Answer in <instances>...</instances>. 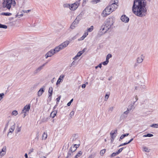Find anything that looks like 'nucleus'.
Masks as SVG:
<instances>
[{
	"label": "nucleus",
	"mask_w": 158,
	"mask_h": 158,
	"mask_svg": "<svg viewBox=\"0 0 158 158\" xmlns=\"http://www.w3.org/2000/svg\"><path fill=\"white\" fill-rule=\"evenodd\" d=\"M146 5V0H134L132 6L133 13L140 17L145 16L147 14Z\"/></svg>",
	"instance_id": "obj_1"
},
{
	"label": "nucleus",
	"mask_w": 158,
	"mask_h": 158,
	"mask_svg": "<svg viewBox=\"0 0 158 158\" xmlns=\"http://www.w3.org/2000/svg\"><path fill=\"white\" fill-rule=\"evenodd\" d=\"M114 22L113 19L112 18H108L104 24H102L100 29V31L102 33L101 35L106 33L108 30H111L113 28Z\"/></svg>",
	"instance_id": "obj_2"
},
{
	"label": "nucleus",
	"mask_w": 158,
	"mask_h": 158,
	"mask_svg": "<svg viewBox=\"0 0 158 158\" xmlns=\"http://www.w3.org/2000/svg\"><path fill=\"white\" fill-rule=\"evenodd\" d=\"M15 6L16 4L14 0H3L2 3V6L4 8H6L10 10L11 8V4Z\"/></svg>",
	"instance_id": "obj_3"
},
{
	"label": "nucleus",
	"mask_w": 158,
	"mask_h": 158,
	"mask_svg": "<svg viewBox=\"0 0 158 158\" xmlns=\"http://www.w3.org/2000/svg\"><path fill=\"white\" fill-rule=\"evenodd\" d=\"M69 41H66L61 44L59 46L56 47L53 50L55 51V53L56 52H58L60 50L64 49L65 47H66L68 44H69Z\"/></svg>",
	"instance_id": "obj_4"
},
{
	"label": "nucleus",
	"mask_w": 158,
	"mask_h": 158,
	"mask_svg": "<svg viewBox=\"0 0 158 158\" xmlns=\"http://www.w3.org/2000/svg\"><path fill=\"white\" fill-rule=\"evenodd\" d=\"M110 8V7L108 6L103 11L102 13V15L103 17L106 16L112 12Z\"/></svg>",
	"instance_id": "obj_5"
},
{
	"label": "nucleus",
	"mask_w": 158,
	"mask_h": 158,
	"mask_svg": "<svg viewBox=\"0 0 158 158\" xmlns=\"http://www.w3.org/2000/svg\"><path fill=\"white\" fill-rule=\"evenodd\" d=\"M117 3L116 2H110L111 4L109 6L110 7V9L112 12L115 10L118 7V5L117 4Z\"/></svg>",
	"instance_id": "obj_6"
},
{
	"label": "nucleus",
	"mask_w": 158,
	"mask_h": 158,
	"mask_svg": "<svg viewBox=\"0 0 158 158\" xmlns=\"http://www.w3.org/2000/svg\"><path fill=\"white\" fill-rule=\"evenodd\" d=\"M30 104H29L25 106L22 111L21 113H27L28 112L30 108Z\"/></svg>",
	"instance_id": "obj_7"
},
{
	"label": "nucleus",
	"mask_w": 158,
	"mask_h": 158,
	"mask_svg": "<svg viewBox=\"0 0 158 158\" xmlns=\"http://www.w3.org/2000/svg\"><path fill=\"white\" fill-rule=\"evenodd\" d=\"M54 54H55V51L51 50L45 54V58L46 59H47L48 57L52 56Z\"/></svg>",
	"instance_id": "obj_8"
},
{
	"label": "nucleus",
	"mask_w": 158,
	"mask_h": 158,
	"mask_svg": "<svg viewBox=\"0 0 158 158\" xmlns=\"http://www.w3.org/2000/svg\"><path fill=\"white\" fill-rule=\"evenodd\" d=\"M144 59V56L143 54L139 56L136 59V62L139 64L142 62Z\"/></svg>",
	"instance_id": "obj_9"
},
{
	"label": "nucleus",
	"mask_w": 158,
	"mask_h": 158,
	"mask_svg": "<svg viewBox=\"0 0 158 158\" xmlns=\"http://www.w3.org/2000/svg\"><path fill=\"white\" fill-rule=\"evenodd\" d=\"M121 19L125 23L128 22L129 20V18L125 15H123L121 17Z\"/></svg>",
	"instance_id": "obj_10"
},
{
	"label": "nucleus",
	"mask_w": 158,
	"mask_h": 158,
	"mask_svg": "<svg viewBox=\"0 0 158 158\" xmlns=\"http://www.w3.org/2000/svg\"><path fill=\"white\" fill-rule=\"evenodd\" d=\"M46 63L43 64L41 66L39 67L36 69L34 71V74H36L39 73L42 69H43V67L45 66Z\"/></svg>",
	"instance_id": "obj_11"
},
{
	"label": "nucleus",
	"mask_w": 158,
	"mask_h": 158,
	"mask_svg": "<svg viewBox=\"0 0 158 158\" xmlns=\"http://www.w3.org/2000/svg\"><path fill=\"white\" fill-rule=\"evenodd\" d=\"M79 5L76 2L71 5L70 9L71 10H75L78 7Z\"/></svg>",
	"instance_id": "obj_12"
},
{
	"label": "nucleus",
	"mask_w": 158,
	"mask_h": 158,
	"mask_svg": "<svg viewBox=\"0 0 158 158\" xmlns=\"http://www.w3.org/2000/svg\"><path fill=\"white\" fill-rule=\"evenodd\" d=\"M79 21L75 19L71 25L70 28L72 29H74L78 23Z\"/></svg>",
	"instance_id": "obj_13"
},
{
	"label": "nucleus",
	"mask_w": 158,
	"mask_h": 158,
	"mask_svg": "<svg viewBox=\"0 0 158 158\" xmlns=\"http://www.w3.org/2000/svg\"><path fill=\"white\" fill-rule=\"evenodd\" d=\"M15 123H14L13 124V125L11 126L10 127L9 129V132H8L7 134V136H8L9 135V134L10 133H12L15 128Z\"/></svg>",
	"instance_id": "obj_14"
},
{
	"label": "nucleus",
	"mask_w": 158,
	"mask_h": 158,
	"mask_svg": "<svg viewBox=\"0 0 158 158\" xmlns=\"http://www.w3.org/2000/svg\"><path fill=\"white\" fill-rule=\"evenodd\" d=\"M117 132V130H114L113 131H112L110 133L111 138H115L116 136V135H114L116 134Z\"/></svg>",
	"instance_id": "obj_15"
},
{
	"label": "nucleus",
	"mask_w": 158,
	"mask_h": 158,
	"mask_svg": "<svg viewBox=\"0 0 158 158\" xmlns=\"http://www.w3.org/2000/svg\"><path fill=\"white\" fill-rule=\"evenodd\" d=\"M44 88H41L38 92V96H40L44 92Z\"/></svg>",
	"instance_id": "obj_16"
},
{
	"label": "nucleus",
	"mask_w": 158,
	"mask_h": 158,
	"mask_svg": "<svg viewBox=\"0 0 158 158\" xmlns=\"http://www.w3.org/2000/svg\"><path fill=\"white\" fill-rule=\"evenodd\" d=\"M57 113V111L54 110L50 114V116L52 118H53L56 116Z\"/></svg>",
	"instance_id": "obj_17"
},
{
	"label": "nucleus",
	"mask_w": 158,
	"mask_h": 158,
	"mask_svg": "<svg viewBox=\"0 0 158 158\" xmlns=\"http://www.w3.org/2000/svg\"><path fill=\"white\" fill-rule=\"evenodd\" d=\"M129 111H130L127 109V110L125 111L124 112L123 114L121 115V118H122V119L124 118H126L127 116H125L124 114L127 115L129 113Z\"/></svg>",
	"instance_id": "obj_18"
},
{
	"label": "nucleus",
	"mask_w": 158,
	"mask_h": 158,
	"mask_svg": "<svg viewBox=\"0 0 158 158\" xmlns=\"http://www.w3.org/2000/svg\"><path fill=\"white\" fill-rule=\"evenodd\" d=\"M48 92L49 94V97H51L52 94V87H50L49 88Z\"/></svg>",
	"instance_id": "obj_19"
},
{
	"label": "nucleus",
	"mask_w": 158,
	"mask_h": 158,
	"mask_svg": "<svg viewBox=\"0 0 158 158\" xmlns=\"http://www.w3.org/2000/svg\"><path fill=\"white\" fill-rule=\"evenodd\" d=\"M135 102H134L133 104H131L129 106L128 108H127L129 111H131L133 108Z\"/></svg>",
	"instance_id": "obj_20"
},
{
	"label": "nucleus",
	"mask_w": 158,
	"mask_h": 158,
	"mask_svg": "<svg viewBox=\"0 0 158 158\" xmlns=\"http://www.w3.org/2000/svg\"><path fill=\"white\" fill-rule=\"evenodd\" d=\"M1 15H5L6 16H9L12 15L11 13L9 12H2L1 14Z\"/></svg>",
	"instance_id": "obj_21"
},
{
	"label": "nucleus",
	"mask_w": 158,
	"mask_h": 158,
	"mask_svg": "<svg viewBox=\"0 0 158 158\" xmlns=\"http://www.w3.org/2000/svg\"><path fill=\"white\" fill-rule=\"evenodd\" d=\"M129 135V133H126L124 134H123L121 135L120 136V139H119V141H120L121 139H123L125 137L128 136Z\"/></svg>",
	"instance_id": "obj_22"
},
{
	"label": "nucleus",
	"mask_w": 158,
	"mask_h": 158,
	"mask_svg": "<svg viewBox=\"0 0 158 158\" xmlns=\"http://www.w3.org/2000/svg\"><path fill=\"white\" fill-rule=\"evenodd\" d=\"M100 1V0H92L91 1V2L93 4H96L99 2Z\"/></svg>",
	"instance_id": "obj_23"
},
{
	"label": "nucleus",
	"mask_w": 158,
	"mask_h": 158,
	"mask_svg": "<svg viewBox=\"0 0 158 158\" xmlns=\"http://www.w3.org/2000/svg\"><path fill=\"white\" fill-rule=\"evenodd\" d=\"M153 136V135H152V134L148 133L147 135H143V137H152Z\"/></svg>",
	"instance_id": "obj_24"
},
{
	"label": "nucleus",
	"mask_w": 158,
	"mask_h": 158,
	"mask_svg": "<svg viewBox=\"0 0 158 158\" xmlns=\"http://www.w3.org/2000/svg\"><path fill=\"white\" fill-rule=\"evenodd\" d=\"M7 27L6 25H3L0 23V28H3L4 29H6Z\"/></svg>",
	"instance_id": "obj_25"
},
{
	"label": "nucleus",
	"mask_w": 158,
	"mask_h": 158,
	"mask_svg": "<svg viewBox=\"0 0 158 158\" xmlns=\"http://www.w3.org/2000/svg\"><path fill=\"white\" fill-rule=\"evenodd\" d=\"M82 154V152L81 151L79 152L78 154L76 155L75 156V158H77L79 156H80Z\"/></svg>",
	"instance_id": "obj_26"
},
{
	"label": "nucleus",
	"mask_w": 158,
	"mask_h": 158,
	"mask_svg": "<svg viewBox=\"0 0 158 158\" xmlns=\"http://www.w3.org/2000/svg\"><path fill=\"white\" fill-rule=\"evenodd\" d=\"M150 127H152L157 128H158V124H153L150 126Z\"/></svg>",
	"instance_id": "obj_27"
},
{
	"label": "nucleus",
	"mask_w": 158,
	"mask_h": 158,
	"mask_svg": "<svg viewBox=\"0 0 158 158\" xmlns=\"http://www.w3.org/2000/svg\"><path fill=\"white\" fill-rule=\"evenodd\" d=\"M75 146H73V147H71L70 148V150L73 152H74L76 150V148Z\"/></svg>",
	"instance_id": "obj_28"
},
{
	"label": "nucleus",
	"mask_w": 158,
	"mask_h": 158,
	"mask_svg": "<svg viewBox=\"0 0 158 158\" xmlns=\"http://www.w3.org/2000/svg\"><path fill=\"white\" fill-rule=\"evenodd\" d=\"M94 29V27L93 26H91L90 28L87 29V32H90L92 31Z\"/></svg>",
	"instance_id": "obj_29"
},
{
	"label": "nucleus",
	"mask_w": 158,
	"mask_h": 158,
	"mask_svg": "<svg viewBox=\"0 0 158 158\" xmlns=\"http://www.w3.org/2000/svg\"><path fill=\"white\" fill-rule=\"evenodd\" d=\"M72 153L73 152L70 150L68 152V153L67 156L66 158H68L69 157H70V156H71Z\"/></svg>",
	"instance_id": "obj_30"
},
{
	"label": "nucleus",
	"mask_w": 158,
	"mask_h": 158,
	"mask_svg": "<svg viewBox=\"0 0 158 158\" xmlns=\"http://www.w3.org/2000/svg\"><path fill=\"white\" fill-rule=\"evenodd\" d=\"M143 150L144 151L149 152L150 151V149H148L146 147H143Z\"/></svg>",
	"instance_id": "obj_31"
},
{
	"label": "nucleus",
	"mask_w": 158,
	"mask_h": 158,
	"mask_svg": "<svg viewBox=\"0 0 158 158\" xmlns=\"http://www.w3.org/2000/svg\"><path fill=\"white\" fill-rule=\"evenodd\" d=\"M112 57V55L110 54H108L106 57V60H109V59Z\"/></svg>",
	"instance_id": "obj_32"
},
{
	"label": "nucleus",
	"mask_w": 158,
	"mask_h": 158,
	"mask_svg": "<svg viewBox=\"0 0 158 158\" xmlns=\"http://www.w3.org/2000/svg\"><path fill=\"white\" fill-rule=\"evenodd\" d=\"M47 137V135L45 132H44L43 134V139H45Z\"/></svg>",
	"instance_id": "obj_33"
},
{
	"label": "nucleus",
	"mask_w": 158,
	"mask_h": 158,
	"mask_svg": "<svg viewBox=\"0 0 158 158\" xmlns=\"http://www.w3.org/2000/svg\"><path fill=\"white\" fill-rule=\"evenodd\" d=\"M106 149H103L101 150L100 152V154L101 156H102L103 155L104 153L105 152Z\"/></svg>",
	"instance_id": "obj_34"
},
{
	"label": "nucleus",
	"mask_w": 158,
	"mask_h": 158,
	"mask_svg": "<svg viewBox=\"0 0 158 158\" xmlns=\"http://www.w3.org/2000/svg\"><path fill=\"white\" fill-rule=\"evenodd\" d=\"M83 51H80L79 52L77 55V56H80L83 53Z\"/></svg>",
	"instance_id": "obj_35"
},
{
	"label": "nucleus",
	"mask_w": 158,
	"mask_h": 158,
	"mask_svg": "<svg viewBox=\"0 0 158 158\" xmlns=\"http://www.w3.org/2000/svg\"><path fill=\"white\" fill-rule=\"evenodd\" d=\"M12 114L13 115H14L15 116H16L18 114V112L17 111L15 110L13 111Z\"/></svg>",
	"instance_id": "obj_36"
},
{
	"label": "nucleus",
	"mask_w": 158,
	"mask_h": 158,
	"mask_svg": "<svg viewBox=\"0 0 158 158\" xmlns=\"http://www.w3.org/2000/svg\"><path fill=\"white\" fill-rule=\"evenodd\" d=\"M124 148L123 147L122 148L119 149L117 152H116L117 154H119L123 150V149Z\"/></svg>",
	"instance_id": "obj_37"
},
{
	"label": "nucleus",
	"mask_w": 158,
	"mask_h": 158,
	"mask_svg": "<svg viewBox=\"0 0 158 158\" xmlns=\"http://www.w3.org/2000/svg\"><path fill=\"white\" fill-rule=\"evenodd\" d=\"M64 7H69V8L71 7V6L69 4H65L63 5Z\"/></svg>",
	"instance_id": "obj_38"
},
{
	"label": "nucleus",
	"mask_w": 158,
	"mask_h": 158,
	"mask_svg": "<svg viewBox=\"0 0 158 158\" xmlns=\"http://www.w3.org/2000/svg\"><path fill=\"white\" fill-rule=\"evenodd\" d=\"M109 94H106L105 96V101H107L108 99V98L109 96Z\"/></svg>",
	"instance_id": "obj_39"
},
{
	"label": "nucleus",
	"mask_w": 158,
	"mask_h": 158,
	"mask_svg": "<svg viewBox=\"0 0 158 158\" xmlns=\"http://www.w3.org/2000/svg\"><path fill=\"white\" fill-rule=\"evenodd\" d=\"M108 62H109V60H106L105 61L103 62L102 63V64L104 65H106L108 64Z\"/></svg>",
	"instance_id": "obj_40"
},
{
	"label": "nucleus",
	"mask_w": 158,
	"mask_h": 158,
	"mask_svg": "<svg viewBox=\"0 0 158 158\" xmlns=\"http://www.w3.org/2000/svg\"><path fill=\"white\" fill-rule=\"evenodd\" d=\"M62 80V79L60 78H59L56 82V85H58V84H59L60 82L61 81V80Z\"/></svg>",
	"instance_id": "obj_41"
},
{
	"label": "nucleus",
	"mask_w": 158,
	"mask_h": 158,
	"mask_svg": "<svg viewBox=\"0 0 158 158\" xmlns=\"http://www.w3.org/2000/svg\"><path fill=\"white\" fill-rule=\"evenodd\" d=\"M6 146L4 147L3 148H2V151L1 152H3V153L4 152L6 153Z\"/></svg>",
	"instance_id": "obj_42"
},
{
	"label": "nucleus",
	"mask_w": 158,
	"mask_h": 158,
	"mask_svg": "<svg viewBox=\"0 0 158 158\" xmlns=\"http://www.w3.org/2000/svg\"><path fill=\"white\" fill-rule=\"evenodd\" d=\"M17 132L16 133H17L18 132H19L21 131V127H17Z\"/></svg>",
	"instance_id": "obj_43"
},
{
	"label": "nucleus",
	"mask_w": 158,
	"mask_h": 158,
	"mask_svg": "<svg viewBox=\"0 0 158 158\" xmlns=\"http://www.w3.org/2000/svg\"><path fill=\"white\" fill-rule=\"evenodd\" d=\"M95 155V154H92L90 155L88 158H94Z\"/></svg>",
	"instance_id": "obj_44"
},
{
	"label": "nucleus",
	"mask_w": 158,
	"mask_h": 158,
	"mask_svg": "<svg viewBox=\"0 0 158 158\" xmlns=\"http://www.w3.org/2000/svg\"><path fill=\"white\" fill-rule=\"evenodd\" d=\"M33 150H34V149L33 148H31L29 151V152H28V154H31V152H33Z\"/></svg>",
	"instance_id": "obj_45"
},
{
	"label": "nucleus",
	"mask_w": 158,
	"mask_h": 158,
	"mask_svg": "<svg viewBox=\"0 0 158 158\" xmlns=\"http://www.w3.org/2000/svg\"><path fill=\"white\" fill-rule=\"evenodd\" d=\"M76 20H77V21H79L80 20V19H81V17L79 15H78V16L76 18Z\"/></svg>",
	"instance_id": "obj_46"
},
{
	"label": "nucleus",
	"mask_w": 158,
	"mask_h": 158,
	"mask_svg": "<svg viewBox=\"0 0 158 158\" xmlns=\"http://www.w3.org/2000/svg\"><path fill=\"white\" fill-rule=\"evenodd\" d=\"M118 155V154H117V152H113V153H112L111 155V157H113V156H115L116 155Z\"/></svg>",
	"instance_id": "obj_47"
},
{
	"label": "nucleus",
	"mask_w": 158,
	"mask_h": 158,
	"mask_svg": "<svg viewBox=\"0 0 158 158\" xmlns=\"http://www.w3.org/2000/svg\"><path fill=\"white\" fill-rule=\"evenodd\" d=\"M4 95L3 93H1L0 94V101L3 98V96Z\"/></svg>",
	"instance_id": "obj_48"
},
{
	"label": "nucleus",
	"mask_w": 158,
	"mask_h": 158,
	"mask_svg": "<svg viewBox=\"0 0 158 158\" xmlns=\"http://www.w3.org/2000/svg\"><path fill=\"white\" fill-rule=\"evenodd\" d=\"M60 98H61V96H59L56 99V100L57 101V103L60 100Z\"/></svg>",
	"instance_id": "obj_49"
},
{
	"label": "nucleus",
	"mask_w": 158,
	"mask_h": 158,
	"mask_svg": "<svg viewBox=\"0 0 158 158\" xmlns=\"http://www.w3.org/2000/svg\"><path fill=\"white\" fill-rule=\"evenodd\" d=\"M9 121H7L5 124V127H6V128H7L8 126H9Z\"/></svg>",
	"instance_id": "obj_50"
},
{
	"label": "nucleus",
	"mask_w": 158,
	"mask_h": 158,
	"mask_svg": "<svg viewBox=\"0 0 158 158\" xmlns=\"http://www.w3.org/2000/svg\"><path fill=\"white\" fill-rule=\"evenodd\" d=\"M128 143L127 142V143H122L118 147H121V146H124V145H127V144H128Z\"/></svg>",
	"instance_id": "obj_51"
},
{
	"label": "nucleus",
	"mask_w": 158,
	"mask_h": 158,
	"mask_svg": "<svg viewBox=\"0 0 158 158\" xmlns=\"http://www.w3.org/2000/svg\"><path fill=\"white\" fill-rule=\"evenodd\" d=\"M85 37L83 35L79 39V40H83Z\"/></svg>",
	"instance_id": "obj_52"
},
{
	"label": "nucleus",
	"mask_w": 158,
	"mask_h": 158,
	"mask_svg": "<svg viewBox=\"0 0 158 158\" xmlns=\"http://www.w3.org/2000/svg\"><path fill=\"white\" fill-rule=\"evenodd\" d=\"M74 112L73 111L71 112L70 114V117L72 118V116L74 115Z\"/></svg>",
	"instance_id": "obj_53"
},
{
	"label": "nucleus",
	"mask_w": 158,
	"mask_h": 158,
	"mask_svg": "<svg viewBox=\"0 0 158 158\" xmlns=\"http://www.w3.org/2000/svg\"><path fill=\"white\" fill-rule=\"evenodd\" d=\"M114 107L113 106L110 107V108H109V110L110 111H112L114 109Z\"/></svg>",
	"instance_id": "obj_54"
},
{
	"label": "nucleus",
	"mask_w": 158,
	"mask_h": 158,
	"mask_svg": "<svg viewBox=\"0 0 158 158\" xmlns=\"http://www.w3.org/2000/svg\"><path fill=\"white\" fill-rule=\"evenodd\" d=\"M31 11V10H23L24 13H28Z\"/></svg>",
	"instance_id": "obj_55"
},
{
	"label": "nucleus",
	"mask_w": 158,
	"mask_h": 158,
	"mask_svg": "<svg viewBox=\"0 0 158 158\" xmlns=\"http://www.w3.org/2000/svg\"><path fill=\"white\" fill-rule=\"evenodd\" d=\"M71 139H72V141H74L76 139V138L75 137V136H73V137H72L71 138Z\"/></svg>",
	"instance_id": "obj_56"
},
{
	"label": "nucleus",
	"mask_w": 158,
	"mask_h": 158,
	"mask_svg": "<svg viewBox=\"0 0 158 158\" xmlns=\"http://www.w3.org/2000/svg\"><path fill=\"white\" fill-rule=\"evenodd\" d=\"M5 154H6L4 152L3 153V152H0V155L1 156H3L4 155H5Z\"/></svg>",
	"instance_id": "obj_57"
},
{
	"label": "nucleus",
	"mask_w": 158,
	"mask_h": 158,
	"mask_svg": "<svg viewBox=\"0 0 158 158\" xmlns=\"http://www.w3.org/2000/svg\"><path fill=\"white\" fill-rule=\"evenodd\" d=\"M139 63H137V62H136L135 64L134 65V67L135 68L136 67H137L138 65V64H139Z\"/></svg>",
	"instance_id": "obj_58"
},
{
	"label": "nucleus",
	"mask_w": 158,
	"mask_h": 158,
	"mask_svg": "<svg viewBox=\"0 0 158 158\" xmlns=\"http://www.w3.org/2000/svg\"><path fill=\"white\" fill-rule=\"evenodd\" d=\"M146 87L144 85H141L140 86V88H142V89H144Z\"/></svg>",
	"instance_id": "obj_59"
},
{
	"label": "nucleus",
	"mask_w": 158,
	"mask_h": 158,
	"mask_svg": "<svg viewBox=\"0 0 158 158\" xmlns=\"http://www.w3.org/2000/svg\"><path fill=\"white\" fill-rule=\"evenodd\" d=\"M19 16V18H20L22 16H23V14H21L20 15H19L18 14H17V15H16V16L17 17V16Z\"/></svg>",
	"instance_id": "obj_60"
},
{
	"label": "nucleus",
	"mask_w": 158,
	"mask_h": 158,
	"mask_svg": "<svg viewBox=\"0 0 158 158\" xmlns=\"http://www.w3.org/2000/svg\"><path fill=\"white\" fill-rule=\"evenodd\" d=\"M79 144H75L74 145V146H75V148H76V149L77 148H78L79 146Z\"/></svg>",
	"instance_id": "obj_61"
},
{
	"label": "nucleus",
	"mask_w": 158,
	"mask_h": 158,
	"mask_svg": "<svg viewBox=\"0 0 158 158\" xmlns=\"http://www.w3.org/2000/svg\"><path fill=\"white\" fill-rule=\"evenodd\" d=\"M88 34V32H85L84 35L86 37Z\"/></svg>",
	"instance_id": "obj_62"
},
{
	"label": "nucleus",
	"mask_w": 158,
	"mask_h": 158,
	"mask_svg": "<svg viewBox=\"0 0 158 158\" xmlns=\"http://www.w3.org/2000/svg\"><path fill=\"white\" fill-rule=\"evenodd\" d=\"M133 140V138H132L127 142L129 144L131 143Z\"/></svg>",
	"instance_id": "obj_63"
},
{
	"label": "nucleus",
	"mask_w": 158,
	"mask_h": 158,
	"mask_svg": "<svg viewBox=\"0 0 158 158\" xmlns=\"http://www.w3.org/2000/svg\"><path fill=\"white\" fill-rule=\"evenodd\" d=\"M64 77V75H61L60 76L59 78H63Z\"/></svg>",
	"instance_id": "obj_64"
}]
</instances>
